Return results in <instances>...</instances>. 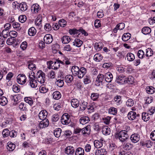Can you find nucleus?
<instances>
[{"label":"nucleus","mask_w":155,"mask_h":155,"mask_svg":"<svg viewBox=\"0 0 155 155\" xmlns=\"http://www.w3.org/2000/svg\"><path fill=\"white\" fill-rule=\"evenodd\" d=\"M114 137L116 139H118L121 142L126 141L128 136L125 130H122L115 133Z\"/></svg>","instance_id":"nucleus-1"},{"label":"nucleus","mask_w":155,"mask_h":155,"mask_svg":"<svg viewBox=\"0 0 155 155\" xmlns=\"http://www.w3.org/2000/svg\"><path fill=\"white\" fill-rule=\"evenodd\" d=\"M36 79L38 83L40 84H43L45 80V74L41 71H38L36 74Z\"/></svg>","instance_id":"nucleus-2"},{"label":"nucleus","mask_w":155,"mask_h":155,"mask_svg":"<svg viewBox=\"0 0 155 155\" xmlns=\"http://www.w3.org/2000/svg\"><path fill=\"white\" fill-rule=\"evenodd\" d=\"M60 61V60H57L54 62H52V61H48L47 64L48 65V68L49 69L57 70L60 67V64H61Z\"/></svg>","instance_id":"nucleus-3"},{"label":"nucleus","mask_w":155,"mask_h":155,"mask_svg":"<svg viewBox=\"0 0 155 155\" xmlns=\"http://www.w3.org/2000/svg\"><path fill=\"white\" fill-rule=\"evenodd\" d=\"M70 115L67 113L64 114L61 118V123L63 125H67L70 123Z\"/></svg>","instance_id":"nucleus-4"},{"label":"nucleus","mask_w":155,"mask_h":155,"mask_svg":"<svg viewBox=\"0 0 155 155\" xmlns=\"http://www.w3.org/2000/svg\"><path fill=\"white\" fill-rule=\"evenodd\" d=\"M31 13L34 15L39 13L41 9L40 7L37 4H34L31 6Z\"/></svg>","instance_id":"nucleus-5"},{"label":"nucleus","mask_w":155,"mask_h":155,"mask_svg":"<svg viewBox=\"0 0 155 155\" xmlns=\"http://www.w3.org/2000/svg\"><path fill=\"white\" fill-rule=\"evenodd\" d=\"M18 83L20 84H24L26 81V78L25 76L23 74H19L17 77Z\"/></svg>","instance_id":"nucleus-6"},{"label":"nucleus","mask_w":155,"mask_h":155,"mask_svg":"<svg viewBox=\"0 0 155 155\" xmlns=\"http://www.w3.org/2000/svg\"><path fill=\"white\" fill-rule=\"evenodd\" d=\"M81 132L82 134L84 136L89 135L90 133V129L89 127L86 126L82 129L78 128V133Z\"/></svg>","instance_id":"nucleus-7"},{"label":"nucleus","mask_w":155,"mask_h":155,"mask_svg":"<svg viewBox=\"0 0 155 155\" xmlns=\"http://www.w3.org/2000/svg\"><path fill=\"white\" fill-rule=\"evenodd\" d=\"M125 77L122 74L117 75L116 77L115 81L119 84H125Z\"/></svg>","instance_id":"nucleus-8"},{"label":"nucleus","mask_w":155,"mask_h":155,"mask_svg":"<svg viewBox=\"0 0 155 155\" xmlns=\"http://www.w3.org/2000/svg\"><path fill=\"white\" fill-rule=\"evenodd\" d=\"M29 84L30 85L31 87L35 88L37 87L38 85V82L36 81L35 80V78L33 75L31 76L30 74L29 76Z\"/></svg>","instance_id":"nucleus-9"},{"label":"nucleus","mask_w":155,"mask_h":155,"mask_svg":"<svg viewBox=\"0 0 155 155\" xmlns=\"http://www.w3.org/2000/svg\"><path fill=\"white\" fill-rule=\"evenodd\" d=\"M104 79V75L101 74H99L95 81V84L98 86L100 85V84L101 83Z\"/></svg>","instance_id":"nucleus-10"},{"label":"nucleus","mask_w":155,"mask_h":155,"mask_svg":"<svg viewBox=\"0 0 155 155\" xmlns=\"http://www.w3.org/2000/svg\"><path fill=\"white\" fill-rule=\"evenodd\" d=\"M48 113L47 111L45 110H42L39 114V117L41 120L47 119H46Z\"/></svg>","instance_id":"nucleus-11"},{"label":"nucleus","mask_w":155,"mask_h":155,"mask_svg":"<svg viewBox=\"0 0 155 155\" xmlns=\"http://www.w3.org/2000/svg\"><path fill=\"white\" fill-rule=\"evenodd\" d=\"M49 124V122L48 119L42 120V121L40 122L38 127L40 129H42L47 127Z\"/></svg>","instance_id":"nucleus-12"},{"label":"nucleus","mask_w":155,"mask_h":155,"mask_svg":"<svg viewBox=\"0 0 155 155\" xmlns=\"http://www.w3.org/2000/svg\"><path fill=\"white\" fill-rule=\"evenodd\" d=\"M44 40L46 44H49L52 41V36L50 34H46L44 37Z\"/></svg>","instance_id":"nucleus-13"},{"label":"nucleus","mask_w":155,"mask_h":155,"mask_svg":"<svg viewBox=\"0 0 155 155\" xmlns=\"http://www.w3.org/2000/svg\"><path fill=\"white\" fill-rule=\"evenodd\" d=\"M130 139L132 142L136 143L140 140V137L138 134H134L131 136Z\"/></svg>","instance_id":"nucleus-14"},{"label":"nucleus","mask_w":155,"mask_h":155,"mask_svg":"<svg viewBox=\"0 0 155 155\" xmlns=\"http://www.w3.org/2000/svg\"><path fill=\"white\" fill-rule=\"evenodd\" d=\"M74 152V148L71 146H68L65 149V153L68 155H73Z\"/></svg>","instance_id":"nucleus-15"},{"label":"nucleus","mask_w":155,"mask_h":155,"mask_svg":"<svg viewBox=\"0 0 155 155\" xmlns=\"http://www.w3.org/2000/svg\"><path fill=\"white\" fill-rule=\"evenodd\" d=\"M137 114L136 112L133 111L129 112L127 114V117L130 120H134L137 117Z\"/></svg>","instance_id":"nucleus-16"},{"label":"nucleus","mask_w":155,"mask_h":155,"mask_svg":"<svg viewBox=\"0 0 155 155\" xmlns=\"http://www.w3.org/2000/svg\"><path fill=\"white\" fill-rule=\"evenodd\" d=\"M86 73V69L83 67L81 68L78 71V78H81Z\"/></svg>","instance_id":"nucleus-17"},{"label":"nucleus","mask_w":155,"mask_h":155,"mask_svg":"<svg viewBox=\"0 0 155 155\" xmlns=\"http://www.w3.org/2000/svg\"><path fill=\"white\" fill-rule=\"evenodd\" d=\"M113 76L112 74L110 72H107L105 74V80L108 82H110L112 80Z\"/></svg>","instance_id":"nucleus-18"},{"label":"nucleus","mask_w":155,"mask_h":155,"mask_svg":"<svg viewBox=\"0 0 155 155\" xmlns=\"http://www.w3.org/2000/svg\"><path fill=\"white\" fill-rule=\"evenodd\" d=\"M42 18L40 15H39L35 19V25L39 28H41L42 26L41 21Z\"/></svg>","instance_id":"nucleus-19"},{"label":"nucleus","mask_w":155,"mask_h":155,"mask_svg":"<svg viewBox=\"0 0 155 155\" xmlns=\"http://www.w3.org/2000/svg\"><path fill=\"white\" fill-rule=\"evenodd\" d=\"M145 52V56L147 58H149L150 57L152 56L153 54V51L150 48L147 49Z\"/></svg>","instance_id":"nucleus-20"},{"label":"nucleus","mask_w":155,"mask_h":155,"mask_svg":"<svg viewBox=\"0 0 155 155\" xmlns=\"http://www.w3.org/2000/svg\"><path fill=\"white\" fill-rule=\"evenodd\" d=\"M102 132L103 134L107 135L110 134V130L109 127L107 126H105L103 127Z\"/></svg>","instance_id":"nucleus-21"},{"label":"nucleus","mask_w":155,"mask_h":155,"mask_svg":"<svg viewBox=\"0 0 155 155\" xmlns=\"http://www.w3.org/2000/svg\"><path fill=\"white\" fill-rule=\"evenodd\" d=\"M107 152L104 149H101L96 150L95 152V155H105Z\"/></svg>","instance_id":"nucleus-22"},{"label":"nucleus","mask_w":155,"mask_h":155,"mask_svg":"<svg viewBox=\"0 0 155 155\" xmlns=\"http://www.w3.org/2000/svg\"><path fill=\"white\" fill-rule=\"evenodd\" d=\"M80 103V109L81 111L84 110L87 106V102H85L84 100H82Z\"/></svg>","instance_id":"nucleus-23"},{"label":"nucleus","mask_w":155,"mask_h":155,"mask_svg":"<svg viewBox=\"0 0 155 155\" xmlns=\"http://www.w3.org/2000/svg\"><path fill=\"white\" fill-rule=\"evenodd\" d=\"M102 140H96L94 141V147L97 148H99L102 147L103 146Z\"/></svg>","instance_id":"nucleus-24"},{"label":"nucleus","mask_w":155,"mask_h":155,"mask_svg":"<svg viewBox=\"0 0 155 155\" xmlns=\"http://www.w3.org/2000/svg\"><path fill=\"white\" fill-rule=\"evenodd\" d=\"M103 59V57L100 54H96L94 57V60L97 62L100 61Z\"/></svg>","instance_id":"nucleus-25"},{"label":"nucleus","mask_w":155,"mask_h":155,"mask_svg":"<svg viewBox=\"0 0 155 155\" xmlns=\"http://www.w3.org/2000/svg\"><path fill=\"white\" fill-rule=\"evenodd\" d=\"M15 145L11 142H8L7 145V149L10 151H12L15 148Z\"/></svg>","instance_id":"nucleus-26"},{"label":"nucleus","mask_w":155,"mask_h":155,"mask_svg":"<svg viewBox=\"0 0 155 155\" xmlns=\"http://www.w3.org/2000/svg\"><path fill=\"white\" fill-rule=\"evenodd\" d=\"M89 121V118L87 117H82L80 120V124H84L88 123Z\"/></svg>","instance_id":"nucleus-27"},{"label":"nucleus","mask_w":155,"mask_h":155,"mask_svg":"<svg viewBox=\"0 0 155 155\" xmlns=\"http://www.w3.org/2000/svg\"><path fill=\"white\" fill-rule=\"evenodd\" d=\"M52 96L54 99L58 100L61 97V94L58 91H55L53 93Z\"/></svg>","instance_id":"nucleus-28"},{"label":"nucleus","mask_w":155,"mask_h":155,"mask_svg":"<svg viewBox=\"0 0 155 155\" xmlns=\"http://www.w3.org/2000/svg\"><path fill=\"white\" fill-rule=\"evenodd\" d=\"M150 116L148 113L143 112L142 115V119L144 121H147L149 120Z\"/></svg>","instance_id":"nucleus-29"},{"label":"nucleus","mask_w":155,"mask_h":155,"mask_svg":"<svg viewBox=\"0 0 155 155\" xmlns=\"http://www.w3.org/2000/svg\"><path fill=\"white\" fill-rule=\"evenodd\" d=\"M19 7L22 11H25L27 9V6L25 2H22L19 5Z\"/></svg>","instance_id":"nucleus-30"},{"label":"nucleus","mask_w":155,"mask_h":155,"mask_svg":"<svg viewBox=\"0 0 155 155\" xmlns=\"http://www.w3.org/2000/svg\"><path fill=\"white\" fill-rule=\"evenodd\" d=\"M63 43L66 44L68 43L71 41L70 37L67 35L63 36L61 39Z\"/></svg>","instance_id":"nucleus-31"},{"label":"nucleus","mask_w":155,"mask_h":155,"mask_svg":"<svg viewBox=\"0 0 155 155\" xmlns=\"http://www.w3.org/2000/svg\"><path fill=\"white\" fill-rule=\"evenodd\" d=\"M36 33V30L34 27H31L28 29V34L29 36H33Z\"/></svg>","instance_id":"nucleus-32"},{"label":"nucleus","mask_w":155,"mask_h":155,"mask_svg":"<svg viewBox=\"0 0 155 155\" xmlns=\"http://www.w3.org/2000/svg\"><path fill=\"white\" fill-rule=\"evenodd\" d=\"M28 68L30 70L34 71L36 69L35 65L33 64L32 61H28Z\"/></svg>","instance_id":"nucleus-33"},{"label":"nucleus","mask_w":155,"mask_h":155,"mask_svg":"<svg viewBox=\"0 0 155 155\" xmlns=\"http://www.w3.org/2000/svg\"><path fill=\"white\" fill-rule=\"evenodd\" d=\"M151 31V29L148 27H144L142 30V33L145 35L149 34Z\"/></svg>","instance_id":"nucleus-34"},{"label":"nucleus","mask_w":155,"mask_h":155,"mask_svg":"<svg viewBox=\"0 0 155 155\" xmlns=\"http://www.w3.org/2000/svg\"><path fill=\"white\" fill-rule=\"evenodd\" d=\"M61 64L63 65L65 64L66 65H68L71 64V62L69 60L65 57L63 58L62 61L60 60Z\"/></svg>","instance_id":"nucleus-35"},{"label":"nucleus","mask_w":155,"mask_h":155,"mask_svg":"<svg viewBox=\"0 0 155 155\" xmlns=\"http://www.w3.org/2000/svg\"><path fill=\"white\" fill-rule=\"evenodd\" d=\"M8 103V100L7 98L4 96H2L0 98V104L2 106L6 105Z\"/></svg>","instance_id":"nucleus-36"},{"label":"nucleus","mask_w":155,"mask_h":155,"mask_svg":"<svg viewBox=\"0 0 155 155\" xmlns=\"http://www.w3.org/2000/svg\"><path fill=\"white\" fill-rule=\"evenodd\" d=\"M131 35L129 33L124 34L122 36V39L123 41H126L129 40L130 38Z\"/></svg>","instance_id":"nucleus-37"},{"label":"nucleus","mask_w":155,"mask_h":155,"mask_svg":"<svg viewBox=\"0 0 155 155\" xmlns=\"http://www.w3.org/2000/svg\"><path fill=\"white\" fill-rule=\"evenodd\" d=\"M127 60L129 61H133L135 59V56L134 54L131 53H128L127 55Z\"/></svg>","instance_id":"nucleus-38"},{"label":"nucleus","mask_w":155,"mask_h":155,"mask_svg":"<svg viewBox=\"0 0 155 155\" xmlns=\"http://www.w3.org/2000/svg\"><path fill=\"white\" fill-rule=\"evenodd\" d=\"M61 130L60 128L56 129L54 131V134L55 136L56 137H59L61 136Z\"/></svg>","instance_id":"nucleus-39"},{"label":"nucleus","mask_w":155,"mask_h":155,"mask_svg":"<svg viewBox=\"0 0 155 155\" xmlns=\"http://www.w3.org/2000/svg\"><path fill=\"white\" fill-rule=\"evenodd\" d=\"M146 89L147 92L150 94H153L155 91V89L152 86L147 87Z\"/></svg>","instance_id":"nucleus-40"},{"label":"nucleus","mask_w":155,"mask_h":155,"mask_svg":"<svg viewBox=\"0 0 155 155\" xmlns=\"http://www.w3.org/2000/svg\"><path fill=\"white\" fill-rule=\"evenodd\" d=\"M137 56L140 59H143L145 57V53L143 51L141 50H139L137 53Z\"/></svg>","instance_id":"nucleus-41"},{"label":"nucleus","mask_w":155,"mask_h":155,"mask_svg":"<svg viewBox=\"0 0 155 155\" xmlns=\"http://www.w3.org/2000/svg\"><path fill=\"white\" fill-rule=\"evenodd\" d=\"M134 82V78L131 76H129L127 78H125V83L132 84Z\"/></svg>","instance_id":"nucleus-42"},{"label":"nucleus","mask_w":155,"mask_h":155,"mask_svg":"<svg viewBox=\"0 0 155 155\" xmlns=\"http://www.w3.org/2000/svg\"><path fill=\"white\" fill-rule=\"evenodd\" d=\"M96 106L94 103H92L87 107V109L89 113L93 112L95 109Z\"/></svg>","instance_id":"nucleus-43"},{"label":"nucleus","mask_w":155,"mask_h":155,"mask_svg":"<svg viewBox=\"0 0 155 155\" xmlns=\"http://www.w3.org/2000/svg\"><path fill=\"white\" fill-rule=\"evenodd\" d=\"M71 105L74 108L78 107V100L76 98L72 99L71 101Z\"/></svg>","instance_id":"nucleus-44"},{"label":"nucleus","mask_w":155,"mask_h":155,"mask_svg":"<svg viewBox=\"0 0 155 155\" xmlns=\"http://www.w3.org/2000/svg\"><path fill=\"white\" fill-rule=\"evenodd\" d=\"M39 90L40 92L42 93H46L48 90V89L47 88L46 86L43 84L41 85L40 87Z\"/></svg>","instance_id":"nucleus-45"},{"label":"nucleus","mask_w":155,"mask_h":155,"mask_svg":"<svg viewBox=\"0 0 155 155\" xmlns=\"http://www.w3.org/2000/svg\"><path fill=\"white\" fill-rule=\"evenodd\" d=\"M99 97V94L94 93L91 94V98L93 101H96L97 99Z\"/></svg>","instance_id":"nucleus-46"},{"label":"nucleus","mask_w":155,"mask_h":155,"mask_svg":"<svg viewBox=\"0 0 155 155\" xmlns=\"http://www.w3.org/2000/svg\"><path fill=\"white\" fill-rule=\"evenodd\" d=\"M133 147V145L129 143L124 144V149L127 150H129L131 149Z\"/></svg>","instance_id":"nucleus-47"},{"label":"nucleus","mask_w":155,"mask_h":155,"mask_svg":"<svg viewBox=\"0 0 155 155\" xmlns=\"http://www.w3.org/2000/svg\"><path fill=\"white\" fill-rule=\"evenodd\" d=\"M73 76L71 75H67L65 78V81L67 83H71L73 81Z\"/></svg>","instance_id":"nucleus-48"},{"label":"nucleus","mask_w":155,"mask_h":155,"mask_svg":"<svg viewBox=\"0 0 155 155\" xmlns=\"http://www.w3.org/2000/svg\"><path fill=\"white\" fill-rule=\"evenodd\" d=\"M109 113L113 115H116L117 113V110L116 108L111 107L108 110Z\"/></svg>","instance_id":"nucleus-49"},{"label":"nucleus","mask_w":155,"mask_h":155,"mask_svg":"<svg viewBox=\"0 0 155 155\" xmlns=\"http://www.w3.org/2000/svg\"><path fill=\"white\" fill-rule=\"evenodd\" d=\"M134 104V100L132 99H128L126 102V105L128 107H130Z\"/></svg>","instance_id":"nucleus-50"},{"label":"nucleus","mask_w":155,"mask_h":155,"mask_svg":"<svg viewBox=\"0 0 155 155\" xmlns=\"http://www.w3.org/2000/svg\"><path fill=\"white\" fill-rule=\"evenodd\" d=\"M83 82L85 84H87L91 82L90 77L88 75H86L84 77Z\"/></svg>","instance_id":"nucleus-51"},{"label":"nucleus","mask_w":155,"mask_h":155,"mask_svg":"<svg viewBox=\"0 0 155 155\" xmlns=\"http://www.w3.org/2000/svg\"><path fill=\"white\" fill-rule=\"evenodd\" d=\"M15 42V38L11 37L8 38L6 41L7 44L8 45H11Z\"/></svg>","instance_id":"nucleus-52"},{"label":"nucleus","mask_w":155,"mask_h":155,"mask_svg":"<svg viewBox=\"0 0 155 155\" xmlns=\"http://www.w3.org/2000/svg\"><path fill=\"white\" fill-rule=\"evenodd\" d=\"M56 84L59 87H61L64 85V81L63 80L57 79V81L56 82Z\"/></svg>","instance_id":"nucleus-53"},{"label":"nucleus","mask_w":155,"mask_h":155,"mask_svg":"<svg viewBox=\"0 0 155 155\" xmlns=\"http://www.w3.org/2000/svg\"><path fill=\"white\" fill-rule=\"evenodd\" d=\"M13 91L15 93H18L20 91V87L17 84L14 85L12 87Z\"/></svg>","instance_id":"nucleus-54"},{"label":"nucleus","mask_w":155,"mask_h":155,"mask_svg":"<svg viewBox=\"0 0 155 155\" xmlns=\"http://www.w3.org/2000/svg\"><path fill=\"white\" fill-rule=\"evenodd\" d=\"M24 100L26 103L28 104L31 106L33 104V101L30 97H25L24 98Z\"/></svg>","instance_id":"nucleus-55"},{"label":"nucleus","mask_w":155,"mask_h":155,"mask_svg":"<svg viewBox=\"0 0 155 155\" xmlns=\"http://www.w3.org/2000/svg\"><path fill=\"white\" fill-rule=\"evenodd\" d=\"M27 18L25 15H20L18 18V20L20 22L22 23H23L26 20Z\"/></svg>","instance_id":"nucleus-56"},{"label":"nucleus","mask_w":155,"mask_h":155,"mask_svg":"<svg viewBox=\"0 0 155 155\" xmlns=\"http://www.w3.org/2000/svg\"><path fill=\"white\" fill-rule=\"evenodd\" d=\"M59 119V116L58 114H55L53 115L51 117V120L53 122L57 121Z\"/></svg>","instance_id":"nucleus-57"},{"label":"nucleus","mask_w":155,"mask_h":155,"mask_svg":"<svg viewBox=\"0 0 155 155\" xmlns=\"http://www.w3.org/2000/svg\"><path fill=\"white\" fill-rule=\"evenodd\" d=\"M78 66H74L72 67L71 71L72 74L74 76L77 75L78 74Z\"/></svg>","instance_id":"nucleus-58"},{"label":"nucleus","mask_w":155,"mask_h":155,"mask_svg":"<svg viewBox=\"0 0 155 155\" xmlns=\"http://www.w3.org/2000/svg\"><path fill=\"white\" fill-rule=\"evenodd\" d=\"M1 35H2L4 38H6L9 35V32L7 31V30L4 29L1 33Z\"/></svg>","instance_id":"nucleus-59"},{"label":"nucleus","mask_w":155,"mask_h":155,"mask_svg":"<svg viewBox=\"0 0 155 155\" xmlns=\"http://www.w3.org/2000/svg\"><path fill=\"white\" fill-rule=\"evenodd\" d=\"M7 73V71L6 68H3V69H0V81L2 78L3 75Z\"/></svg>","instance_id":"nucleus-60"},{"label":"nucleus","mask_w":155,"mask_h":155,"mask_svg":"<svg viewBox=\"0 0 155 155\" xmlns=\"http://www.w3.org/2000/svg\"><path fill=\"white\" fill-rule=\"evenodd\" d=\"M10 132L9 130L6 129H4L2 132V134L3 137H6L9 135Z\"/></svg>","instance_id":"nucleus-61"},{"label":"nucleus","mask_w":155,"mask_h":155,"mask_svg":"<svg viewBox=\"0 0 155 155\" xmlns=\"http://www.w3.org/2000/svg\"><path fill=\"white\" fill-rule=\"evenodd\" d=\"M13 28L17 30H19L20 29V24L17 22H14L13 23Z\"/></svg>","instance_id":"nucleus-62"},{"label":"nucleus","mask_w":155,"mask_h":155,"mask_svg":"<svg viewBox=\"0 0 155 155\" xmlns=\"http://www.w3.org/2000/svg\"><path fill=\"white\" fill-rule=\"evenodd\" d=\"M67 22L64 19H62L59 21V24L61 27H64L66 25Z\"/></svg>","instance_id":"nucleus-63"},{"label":"nucleus","mask_w":155,"mask_h":155,"mask_svg":"<svg viewBox=\"0 0 155 155\" xmlns=\"http://www.w3.org/2000/svg\"><path fill=\"white\" fill-rule=\"evenodd\" d=\"M44 29L46 31H50L51 30V26L50 24L46 23L44 26Z\"/></svg>","instance_id":"nucleus-64"}]
</instances>
